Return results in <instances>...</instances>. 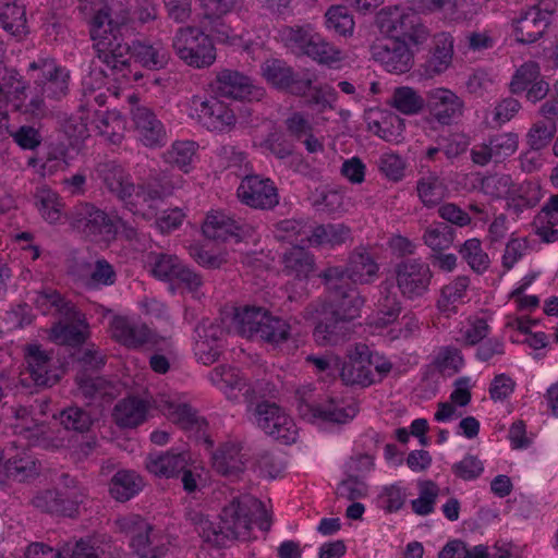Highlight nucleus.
Wrapping results in <instances>:
<instances>
[{
    "label": "nucleus",
    "mask_w": 558,
    "mask_h": 558,
    "mask_svg": "<svg viewBox=\"0 0 558 558\" xmlns=\"http://www.w3.org/2000/svg\"><path fill=\"white\" fill-rule=\"evenodd\" d=\"M123 21L112 19L109 8L102 7L96 11L89 22L90 37L94 41L98 59L107 65L109 73L102 70L92 69L82 80L83 92L89 104L93 100L102 106L106 102L105 93L95 92L102 89L107 84V90L114 97L120 95V89L131 86L129 69V48L119 41L118 29Z\"/></svg>",
    "instance_id": "f257e3e1"
},
{
    "label": "nucleus",
    "mask_w": 558,
    "mask_h": 558,
    "mask_svg": "<svg viewBox=\"0 0 558 558\" xmlns=\"http://www.w3.org/2000/svg\"><path fill=\"white\" fill-rule=\"evenodd\" d=\"M190 520L201 538L215 546L223 545L230 537L246 539L254 524L263 531L270 529V517L265 505L252 495L235 497L222 509V525L216 524L201 511L191 512Z\"/></svg>",
    "instance_id": "f03ea898"
},
{
    "label": "nucleus",
    "mask_w": 558,
    "mask_h": 558,
    "mask_svg": "<svg viewBox=\"0 0 558 558\" xmlns=\"http://www.w3.org/2000/svg\"><path fill=\"white\" fill-rule=\"evenodd\" d=\"M102 178L108 189L117 194L131 211L148 220L156 218V225L161 232H170L181 226L184 219L181 209H168L157 216L155 206L158 199L174 190L178 182L175 184L166 183L161 186V191L146 192L142 187L135 189L134 184L130 182L129 174L116 165L106 166L102 170Z\"/></svg>",
    "instance_id": "7ed1b4c3"
},
{
    "label": "nucleus",
    "mask_w": 558,
    "mask_h": 558,
    "mask_svg": "<svg viewBox=\"0 0 558 558\" xmlns=\"http://www.w3.org/2000/svg\"><path fill=\"white\" fill-rule=\"evenodd\" d=\"M248 421L272 439L290 445L299 437V427L294 418L276 403L263 401L250 402L246 409Z\"/></svg>",
    "instance_id": "20e7f679"
},
{
    "label": "nucleus",
    "mask_w": 558,
    "mask_h": 558,
    "mask_svg": "<svg viewBox=\"0 0 558 558\" xmlns=\"http://www.w3.org/2000/svg\"><path fill=\"white\" fill-rule=\"evenodd\" d=\"M172 47L177 56L193 68H207L216 60L210 37L196 27H181L173 37Z\"/></svg>",
    "instance_id": "39448f33"
},
{
    "label": "nucleus",
    "mask_w": 558,
    "mask_h": 558,
    "mask_svg": "<svg viewBox=\"0 0 558 558\" xmlns=\"http://www.w3.org/2000/svg\"><path fill=\"white\" fill-rule=\"evenodd\" d=\"M324 278L329 289L330 302L319 303L322 305V315L327 317L330 314L339 319L343 325L349 320L356 318L364 304V299L355 289L343 290L337 282L343 279V272L339 267H330L324 272Z\"/></svg>",
    "instance_id": "423d86ee"
},
{
    "label": "nucleus",
    "mask_w": 558,
    "mask_h": 558,
    "mask_svg": "<svg viewBox=\"0 0 558 558\" xmlns=\"http://www.w3.org/2000/svg\"><path fill=\"white\" fill-rule=\"evenodd\" d=\"M378 24L388 38L404 40L418 46L427 38V29L421 24L418 16L411 9L388 8L378 15Z\"/></svg>",
    "instance_id": "0eeeda50"
},
{
    "label": "nucleus",
    "mask_w": 558,
    "mask_h": 558,
    "mask_svg": "<svg viewBox=\"0 0 558 558\" xmlns=\"http://www.w3.org/2000/svg\"><path fill=\"white\" fill-rule=\"evenodd\" d=\"M74 223L87 235L104 242H109L116 236L131 239L135 234V230L126 227L122 220H113L88 204H82L75 209Z\"/></svg>",
    "instance_id": "6e6552de"
},
{
    "label": "nucleus",
    "mask_w": 558,
    "mask_h": 558,
    "mask_svg": "<svg viewBox=\"0 0 558 558\" xmlns=\"http://www.w3.org/2000/svg\"><path fill=\"white\" fill-rule=\"evenodd\" d=\"M186 106L187 114L209 131L229 132L236 123L234 112L227 104L216 97L193 96Z\"/></svg>",
    "instance_id": "1a4fd4ad"
},
{
    "label": "nucleus",
    "mask_w": 558,
    "mask_h": 558,
    "mask_svg": "<svg viewBox=\"0 0 558 558\" xmlns=\"http://www.w3.org/2000/svg\"><path fill=\"white\" fill-rule=\"evenodd\" d=\"M550 19L551 10L549 3L541 1L535 5L523 9L512 20V35L518 43H534L542 37L550 23Z\"/></svg>",
    "instance_id": "9d476101"
},
{
    "label": "nucleus",
    "mask_w": 558,
    "mask_h": 558,
    "mask_svg": "<svg viewBox=\"0 0 558 558\" xmlns=\"http://www.w3.org/2000/svg\"><path fill=\"white\" fill-rule=\"evenodd\" d=\"M150 272L155 278L169 282L172 291L175 286L184 287L189 291L194 292L202 284L199 276L187 268L174 255H156L150 265Z\"/></svg>",
    "instance_id": "9b49d317"
},
{
    "label": "nucleus",
    "mask_w": 558,
    "mask_h": 558,
    "mask_svg": "<svg viewBox=\"0 0 558 558\" xmlns=\"http://www.w3.org/2000/svg\"><path fill=\"white\" fill-rule=\"evenodd\" d=\"M36 87L48 98L58 99L65 95L69 86V71L52 59H39L29 64Z\"/></svg>",
    "instance_id": "f8f14e48"
},
{
    "label": "nucleus",
    "mask_w": 558,
    "mask_h": 558,
    "mask_svg": "<svg viewBox=\"0 0 558 558\" xmlns=\"http://www.w3.org/2000/svg\"><path fill=\"white\" fill-rule=\"evenodd\" d=\"M39 473V464L27 450L17 447L0 449V485L8 480L25 482Z\"/></svg>",
    "instance_id": "ddd939ff"
},
{
    "label": "nucleus",
    "mask_w": 558,
    "mask_h": 558,
    "mask_svg": "<svg viewBox=\"0 0 558 558\" xmlns=\"http://www.w3.org/2000/svg\"><path fill=\"white\" fill-rule=\"evenodd\" d=\"M412 47L408 41L387 37L373 47V56L388 72L402 74L413 65Z\"/></svg>",
    "instance_id": "4468645a"
},
{
    "label": "nucleus",
    "mask_w": 558,
    "mask_h": 558,
    "mask_svg": "<svg viewBox=\"0 0 558 558\" xmlns=\"http://www.w3.org/2000/svg\"><path fill=\"white\" fill-rule=\"evenodd\" d=\"M36 413L25 408L19 409L15 414L14 433L22 439L27 440L31 445H43L46 447H63L64 436H53L49 428L38 423L35 417ZM64 435L65 430H59Z\"/></svg>",
    "instance_id": "2eb2a0df"
},
{
    "label": "nucleus",
    "mask_w": 558,
    "mask_h": 558,
    "mask_svg": "<svg viewBox=\"0 0 558 558\" xmlns=\"http://www.w3.org/2000/svg\"><path fill=\"white\" fill-rule=\"evenodd\" d=\"M131 117L133 132L137 142L148 148H157L167 142V131L163 123L147 107L132 108Z\"/></svg>",
    "instance_id": "dca6fc26"
},
{
    "label": "nucleus",
    "mask_w": 558,
    "mask_h": 558,
    "mask_svg": "<svg viewBox=\"0 0 558 558\" xmlns=\"http://www.w3.org/2000/svg\"><path fill=\"white\" fill-rule=\"evenodd\" d=\"M396 279L403 296L416 299L428 290L432 271L425 263L415 259L407 260L398 265Z\"/></svg>",
    "instance_id": "f3484780"
},
{
    "label": "nucleus",
    "mask_w": 558,
    "mask_h": 558,
    "mask_svg": "<svg viewBox=\"0 0 558 558\" xmlns=\"http://www.w3.org/2000/svg\"><path fill=\"white\" fill-rule=\"evenodd\" d=\"M236 194L243 204L253 208H272L279 202L274 182L259 175H246L241 181Z\"/></svg>",
    "instance_id": "a211bd4d"
},
{
    "label": "nucleus",
    "mask_w": 558,
    "mask_h": 558,
    "mask_svg": "<svg viewBox=\"0 0 558 558\" xmlns=\"http://www.w3.org/2000/svg\"><path fill=\"white\" fill-rule=\"evenodd\" d=\"M157 408L170 421L195 436H205L206 422L183 400L172 396H160Z\"/></svg>",
    "instance_id": "6ab92c4d"
},
{
    "label": "nucleus",
    "mask_w": 558,
    "mask_h": 558,
    "mask_svg": "<svg viewBox=\"0 0 558 558\" xmlns=\"http://www.w3.org/2000/svg\"><path fill=\"white\" fill-rule=\"evenodd\" d=\"M425 106L432 117L444 125H449L459 119L464 109L463 100L454 92L446 87L429 89L426 94Z\"/></svg>",
    "instance_id": "aec40b11"
},
{
    "label": "nucleus",
    "mask_w": 558,
    "mask_h": 558,
    "mask_svg": "<svg viewBox=\"0 0 558 558\" xmlns=\"http://www.w3.org/2000/svg\"><path fill=\"white\" fill-rule=\"evenodd\" d=\"M25 558H100L94 539H80L53 548L44 543H33L25 551Z\"/></svg>",
    "instance_id": "412c9836"
},
{
    "label": "nucleus",
    "mask_w": 558,
    "mask_h": 558,
    "mask_svg": "<svg viewBox=\"0 0 558 558\" xmlns=\"http://www.w3.org/2000/svg\"><path fill=\"white\" fill-rule=\"evenodd\" d=\"M340 376L347 385L369 386L376 381L372 372L369 349L364 344L356 345L342 364Z\"/></svg>",
    "instance_id": "4be33fe9"
},
{
    "label": "nucleus",
    "mask_w": 558,
    "mask_h": 558,
    "mask_svg": "<svg viewBox=\"0 0 558 558\" xmlns=\"http://www.w3.org/2000/svg\"><path fill=\"white\" fill-rule=\"evenodd\" d=\"M519 147V136L512 132L500 133L493 136L488 143L475 146L472 149V160L481 166L489 161L501 162L512 156Z\"/></svg>",
    "instance_id": "5701e85b"
},
{
    "label": "nucleus",
    "mask_w": 558,
    "mask_h": 558,
    "mask_svg": "<svg viewBox=\"0 0 558 558\" xmlns=\"http://www.w3.org/2000/svg\"><path fill=\"white\" fill-rule=\"evenodd\" d=\"M306 319L318 320L313 331L314 341L318 345H335L345 339L349 331L347 325L330 314L325 317L322 315V305L319 303L311 305L305 312Z\"/></svg>",
    "instance_id": "b1692460"
},
{
    "label": "nucleus",
    "mask_w": 558,
    "mask_h": 558,
    "mask_svg": "<svg viewBox=\"0 0 558 558\" xmlns=\"http://www.w3.org/2000/svg\"><path fill=\"white\" fill-rule=\"evenodd\" d=\"M214 87L220 96L234 99L257 100L264 94V90L254 86L248 77L231 70L219 72Z\"/></svg>",
    "instance_id": "393cba45"
},
{
    "label": "nucleus",
    "mask_w": 558,
    "mask_h": 558,
    "mask_svg": "<svg viewBox=\"0 0 558 558\" xmlns=\"http://www.w3.org/2000/svg\"><path fill=\"white\" fill-rule=\"evenodd\" d=\"M194 352L197 360L209 365L217 361L222 348V328L214 322L205 320L195 329Z\"/></svg>",
    "instance_id": "a878e982"
},
{
    "label": "nucleus",
    "mask_w": 558,
    "mask_h": 558,
    "mask_svg": "<svg viewBox=\"0 0 558 558\" xmlns=\"http://www.w3.org/2000/svg\"><path fill=\"white\" fill-rule=\"evenodd\" d=\"M24 352L28 372L36 385L51 386L58 381L61 371L53 365L48 352L38 344L26 345Z\"/></svg>",
    "instance_id": "bb28decb"
},
{
    "label": "nucleus",
    "mask_w": 558,
    "mask_h": 558,
    "mask_svg": "<svg viewBox=\"0 0 558 558\" xmlns=\"http://www.w3.org/2000/svg\"><path fill=\"white\" fill-rule=\"evenodd\" d=\"M210 380L229 399L236 400L240 395L245 398H253L257 395H265L268 390L262 387H248L239 371L230 366L216 367L210 373Z\"/></svg>",
    "instance_id": "cd10ccee"
},
{
    "label": "nucleus",
    "mask_w": 558,
    "mask_h": 558,
    "mask_svg": "<svg viewBox=\"0 0 558 558\" xmlns=\"http://www.w3.org/2000/svg\"><path fill=\"white\" fill-rule=\"evenodd\" d=\"M120 531L131 535V546L142 558H157L158 553L150 547V526L137 514L120 517L116 521Z\"/></svg>",
    "instance_id": "c85d7f7f"
},
{
    "label": "nucleus",
    "mask_w": 558,
    "mask_h": 558,
    "mask_svg": "<svg viewBox=\"0 0 558 558\" xmlns=\"http://www.w3.org/2000/svg\"><path fill=\"white\" fill-rule=\"evenodd\" d=\"M299 411L308 421L323 420L342 424L351 421L356 415L357 408L353 401L336 402L330 400L324 407L302 403Z\"/></svg>",
    "instance_id": "c756f323"
},
{
    "label": "nucleus",
    "mask_w": 558,
    "mask_h": 558,
    "mask_svg": "<svg viewBox=\"0 0 558 558\" xmlns=\"http://www.w3.org/2000/svg\"><path fill=\"white\" fill-rule=\"evenodd\" d=\"M64 322L56 324L50 331V339L59 344L76 345L85 341L88 336L87 324L74 307L69 314L63 313Z\"/></svg>",
    "instance_id": "7c9ffc66"
},
{
    "label": "nucleus",
    "mask_w": 558,
    "mask_h": 558,
    "mask_svg": "<svg viewBox=\"0 0 558 558\" xmlns=\"http://www.w3.org/2000/svg\"><path fill=\"white\" fill-rule=\"evenodd\" d=\"M434 47L429 58L423 64L422 75L432 78L447 71L453 57V38L448 33H440L434 37Z\"/></svg>",
    "instance_id": "2f4dec72"
},
{
    "label": "nucleus",
    "mask_w": 558,
    "mask_h": 558,
    "mask_svg": "<svg viewBox=\"0 0 558 558\" xmlns=\"http://www.w3.org/2000/svg\"><path fill=\"white\" fill-rule=\"evenodd\" d=\"M295 235L298 242L306 243L307 246H335L344 243L350 238V230L338 223L317 226L311 231L300 228Z\"/></svg>",
    "instance_id": "473e14b6"
},
{
    "label": "nucleus",
    "mask_w": 558,
    "mask_h": 558,
    "mask_svg": "<svg viewBox=\"0 0 558 558\" xmlns=\"http://www.w3.org/2000/svg\"><path fill=\"white\" fill-rule=\"evenodd\" d=\"M110 332L121 344L137 348L147 343L151 332L144 324H137L124 316H114L110 323Z\"/></svg>",
    "instance_id": "72a5a7b5"
},
{
    "label": "nucleus",
    "mask_w": 558,
    "mask_h": 558,
    "mask_svg": "<svg viewBox=\"0 0 558 558\" xmlns=\"http://www.w3.org/2000/svg\"><path fill=\"white\" fill-rule=\"evenodd\" d=\"M119 41L129 48V61L134 58L143 66L151 70L163 68L167 64L168 56L161 44L147 45L143 43H136L131 49L129 45L123 44L120 39ZM129 69L132 71L130 73L131 82H136L142 77L137 71H133L131 69L130 63Z\"/></svg>",
    "instance_id": "f704fd0d"
},
{
    "label": "nucleus",
    "mask_w": 558,
    "mask_h": 558,
    "mask_svg": "<svg viewBox=\"0 0 558 558\" xmlns=\"http://www.w3.org/2000/svg\"><path fill=\"white\" fill-rule=\"evenodd\" d=\"M268 311L257 306H243L235 308L231 317V328L239 335L247 338H260L264 322Z\"/></svg>",
    "instance_id": "c9c22d12"
},
{
    "label": "nucleus",
    "mask_w": 558,
    "mask_h": 558,
    "mask_svg": "<svg viewBox=\"0 0 558 558\" xmlns=\"http://www.w3.org/2000/svg\"><path fill=\"white\" fill-rule=\"evenodd\" d=\"M246 460L239 442L227 441L214 452L213 466L222 475H235L244 470Z\"/></svg>",
    "instance_id": "e433bc0d"
},
{
    "label": "nucleus",
    "mask_w": 558,
    "mask_h": 558,
    "mask_svg": "<svg viewBox=\"0 0 558 558\" xmlns=\"http://www.w3.org/2000/svg\"><path fill=\"white\" fill-rule=\"evenodd\" d=\"M343 278L347 277L354 283H371L378 275L379 266L374 257L365 250L354 252L348 262L343 271Z\"/></svg>",
    "instance_id": "4c0bfd02"
},
{
    "label": "nucleus",
    "mask_w": 558,
    "mask_h": 558,
    "mask_svg": "<svg viewBox=\"0 0 558 558\" xmlns=\"http://www.w3.org/2000/svg\"><path fill=\"white\" fill-rule=\"evenodd\" d=\"M260 72L265 81L276 88L289 89L292 93L301 92L302 82L295 80L292 69L281 60H266L260 66Z\"/></svg>",
    "instance_id": "58836bf2"
},
{
    "label": "nucleus",
    "mask_w": 558,
    "mask_h": 558,
    "mask_svg": "<svg viewBox=\"0 0 558 558\" xmlns=\"http://www.w3.org/2000/svg\"><path fill=\"white\" fill-rule=\"evenodd\" d=\"M205 236L215 240H229L235 238L240 240L244 236V231L236 222L222 211H210L203 225Z\"/></svg>",
    "instance_id": "ea45409f"
},
{
    "label": "nucleus",
    "mask_w": 558,
    "mask_h": 558,
    "mask_svg": "<svg viewBox=\"0 0 558 558\" xmlns=\"http://www.w3.org/2000/svg\"><path fill=\"white\" fill-rule=\"evenodd\" d=\"M416 194L423 206L434 208L449 197L450 191L444 179L435 172H429L417 180Z\"/></svg>",
    "instance_id": "a19ab883"
},
{
    "label": "nucleus",
    "mask_w": 558,
    "mask_h": 558,
    "mask_svg": "<svg viewBox=\"0 0 558 558\" xmlns=\"http://www.w3.org/2000/svg\"><path fill=\"white\" fill-rule=\"evenodd\" d=\"M186 461H191L187 453H151L146 460V469L155 476L169 478L178 475L186 466Z\"/></svg>",
    "instance_id": "79ce46f5"
},
{
    "label": "nucleus",
    "mask_w": 558,
    "mask_h": 558,
    "mask_svg": "<svg viewBox=\"0 0 558 558\" xmlns=\"http://www.w3.org/2000/svg\"><path fill=\"white\" fill-rule=\"evenodd\" d=\"M148 404L140 398L129 397L120 400L113 410L114 422L121 427H136L145 422Z\"/></svg>",
    "instance_id": "37998d69"
},
{
    "label": "nucleus",
    "mask_w": 558,
    "mask_h": 558,
    "mask_svg": "<svg viewBox=\"0 0 558 558\" xmlns=\"http://www.w3.org/2000/svg\"><path fill=\"white\" fill-rule=\"evenodd\" d=\"M470 284L468 277H457L441 290V295L437 301V307L440 313L449 317L458 312V306L464 303L466 291Z\"/></svg>",
    "instance_id": "c03bdc74"
},
{
    "label": "nucleus",
    "mask_w": 558,
    "mask_h": 558,
    "mask_svg": "<svg viewBox=\"0 0 558 558\" xmlns=\"http://www.w3.org/2000/svg\"><path fill=\"white\" fill-rule=\"evenodd\" d=\"M144 486L143 478L133 471L121 470L110 482V495L118 501H126L138 494Z\"/></svg>",
    "instance_id": "a18cd8bd"
},
{
    "label": "nucleus",
    "mask_w": 558,
    "mask_h": 558,
    "mask_svg": "<svg viewBox=\"0 0 558 558\" xmlns=\"http://www.w3.org/2000/svg\"><path fill=\"white\" fill-rule=\"evenodd\" d=\"M283 256L284 270L289 276L300 280L305 279L313 271L314 263L312 256L304 250L306 243L298 242Z\"/></svg>",
    "instance_id": "49530a36"
},
{
    "label": "nucleus",
    "mask_w": 558,
    "mask_h": 558,
    "mask_svg": "<svg viewBox=\"0 0 558 558\" xmlns=\"http://www.w3.org/2000/svg\"><path fill=\"white\" fill-rule=\"evenodd\" d=\"M426 104V99L413 87L400 86L395 88L389 99V105L397 111L414 116L420 113Z\"/></svg>",
    "instance_id": "de8ad7c7"
},
{
    "label": "nucleus",
    "mask_w": 558,
    "mask_h": 558,
    "mask_svg": "<svg viewBox=\"0 0 558 558\" xmlns=\"http://www.w3.org/2000/svg\"><path fill=\"white\" fill-rule=\"evenodd\" d=\"M317 33L310 26L283 27L279 31L280 40L292 51L307 56V50Z\"/></svg>",
    "instance_id": "09e8293b"
},
{
    "label": "nucleus",
    "mask_w": 558,
    "mask_h": 558,
    "mask_svg": "<svg viewBox=\"0 0 558 558\" xmlns=\"http://www.w3.org/2000/svg\"><path fill=\"white\" fill-rule=\"evenodd\" d=\"M95 126L99 134L112 144H119L124 135L125 120L116 110L98 113Z\"/></svg>",
    "instance_id": "8fccbe9b"
},
{
    "label": "nucleus",
    "mask_w": 558,
    "mask_h": 558,
    "mask_svg": "<svg viewBox=\"0 0 558 558\" xmlns=\"http://www.w3.org/2000/svg\"><path fill=\"white\" fill-rule=\"evenodd\" d=\"M542 198V190L537 183L523 182L513 185L511 189L508 206L515 213H521L526 208L534 207Z\"/></svg>",
    "instance_id": "3c124183"
},
{
    "label": "nucleus",
    "mask_w": 558,
    "mask_h": 558,
    "mask_svg": "<svg viewBox=\"0 0 558 558\" xmlns=\"http://www.w3.org/2000/svg\"><path fill=\"white\" fill-rule=\"evenodd\" d=\"M0 23L13 36L27 33L26 10L23 5L12 2L0 4Z\"/></svg>",
    "instance_id": "603ef678"
},
{
    "label": "nucleus",
    "mask_w": 558,
    "mask_h": 558,
    "mask_svg": "<svg viewBox=\"0 0 558 558\" xmlns=\"http://www.w3.org/2000/svg\"><path fill=\"white\" fill-rule=\"evenodd\" d=\"M29 301H32L43 314H69L72 307L57 290L50 288L31 293Z\"/></svg>",
    "instance_id": "864d4df0"
},
{
    "label": "nucleus",
    "mask_w": 558,
    "mask_h": 558,
    "mask_svg": "<svg viewBox=\"0 0 558 558\" xmlns=\"http://www.w3.org/2000/svg\"><path fill=\"white\" fill-rule=\"evenodd\" d=\"M35 198L36 206L46 221L56 223L61 219L63 204L60 196L54 191L47 186L38 187Z\"/></svg>",
    "instance_id": "5fc2aeb1"
},
{
    "label": "nucleus",
    "mask_w": 558,
    "mask_h": 558,
    "mask_svg": "<svg viewBox=\"0 0 558 558\" xmlns=\"http://www.w3.org/2000/svg\"><path fill=\"white\" fill-rule=\"evenodd\" d=\"M489 333L487 320L480 315H473L460 323L456 340L466 345H474Z\"/></svg>",
    "instance_id": "6e6d98bb"
},
{
    "label": "nucleus",
    "mask_w": 558,
    "mask_h": 558,
    "mask_svg": "<svg viewBox=\"0 0 558 558\" xmlns=\"http://www.w3.org/2000/svg\"><path fill=\"white\" fill-rule=\"evenodd\" d=\"M401 311L400 302L395 293L388 289L381 291L377 301L376 312L372 318V324L376 327H384L393 323Z\"/></svg>",
    "instance_id": "4d7b16f0"
},
{
    "label": "nucleus",
    "mask_w": 558,
    "mask_h": 558,
    "mask_svg": "<svg viewBox=\"0 0 558 558\" xmlns=\"http://www.w3.org/2000/svg\"><path fill=\"white\" fill-rule=\"evenodd\" d=\"M311 84L312 80L307 78L304 82L302 81L300 85L301 90L303 88H310V93L307 95L308 105L318 112L332 110L337 100L336 89L330 85H319L311 88Z\"/></svg>",
    "instance_id": "13d9d810"
},
{
    "label": "nucleus",
    "mask_w": 558,
    "mask_h": 558,
    "mask_svg": "<svg viewBox=\"0 0 558 558\" xmlns=\"http://www.w3.org/2000/svg\"><path fill=\"white\" fill-rule=\"evenodd\" d=\"M326 27L339 36L348 37L353 34L354 20L347 7L332 5L325 14Z\"/></svg>",
    "instance_id": "bf43d9fd"
},
{
    "label": "nucleus",
    "mask_w": 558,
    "mask_h": 558,
    "mask_svg": "<svg viewBox=\"0 0 558 558\" xmlns=\"http://www.w3.org/2000/svg\"><path fill=\"white\" fill-rule=\"evenodd\" d=\"M293 330V326L280 317L272 316L269 312L264 322L260 339L264 341L278 345L287 341Z\"/></svg>",
    "instance_id": "052dcab7"
},
{
    "label": "nucleus",
    "mask_w": 558,
    "mask_h": 558,
    "mask_svg": "<svg viewBox=\"0 0 558 558\" xmlns=\"http://www.w3.org/2000/svg\"><path fill=\"white\" fill-rule=\"evenodd\" d=\"M196 153V144L192 141H177L170 149H168L163 157L169 163L175 165L184 172H189L190 166L193 162Z\"/></svg>",
    "instance_id": "680f3d73"
},
{
    "label": "nucleus",
    "mask_w": 558,
    "mask_h": 558,
    "mask_svg": "<svg viewBox=\"0 0 558 558\" xmlns=\"http://www.w3.org/2000/svg\"><path fill=\"white\" fill-rule=\"evenodd\" d=\"M307 56L319 63L330 66L336 65L343 59L342 51L326 41L318 33L316 37H314L311 48L307 50Z\"/></svg>",
    "instance_id": "e2e57ef3"
},
{
    "label": "nucleus",
    "mask_w": 558,
    "mask_h": 558,
    "mask_svg": "<svg viewBox=\"0 0 558 558\" xmlns=\"http://www.w3.org/2000/svg\"><path fill=\"white\" fill-rule=\"evenodd\" d=\"M418 497L411 501L414 513L427 515L434 511L439 493L438 486L433 481H418Z\"/></svg>",
    "instance_id": "0e129e2a"
},
{
    "label": "nucleus",
    "mask_w": 558,
    "mask_h": 558,
    "mask_svg": "<svg viewBox=\"0 0 558 558\" xmlns=\"http://www.w3.org/2000/svg\"><path fill=\"white\" fill-rule=\"evenodd\" d=\"M82 280L89 288L110 286L116 280V272L109 263L105 259H98L88 266Z\"/></svg>",
    "instance_id": "69168bd1"
},
{
    "label": "nucleus",
    "mask_w": 558,
    "mask_h": 558,
    "mask_svg": "<svg viewBox=\"0 0 558 558\" xmlns=\"http://www.w3.org/2000/svg\"><path fill=\"white\" fill-rule=\"evenodd\" d=\"M462 258L476 272L482 274L489 267V257L483 251L482 244L477 239L466 240L459 250Z\"/></svg>",
    "instance_id": "338daca9"
},
{
    "label": "nucleus",
    "mask_w": 558,
    "mask_h": 558,
    "mask_svg": "<svg viewBox=\"0 0 558 558\" xmlns=\"http://www.w3.org/2000/svg\"><path fill=\"white\" fill-rule=\"evenodd\" d=\"M539 77L541 70L537 63L533 61L525 62L514 72L509 84L510 92L521 94Z\"/></svg>",
    "instance_id": "774afa93"
}]
</instances>
